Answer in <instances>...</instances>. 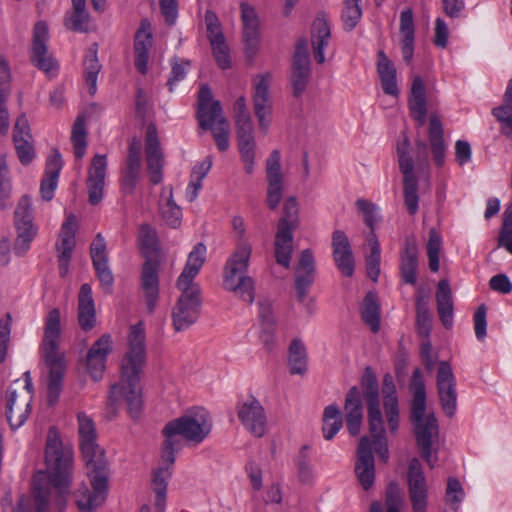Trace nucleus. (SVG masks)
<instances>
[{
    "label": "nucleus",
    "instance_id": "obj_1",
    "mask_svg": "<svg viewBox=\"0 0 512 512\" xmlns=\"http://www.w3.org/2000/svg\"><path fill=\"white\" fill-rule=\"evenodd\" d=\"M45 462L46 470L39 471L33 479V499L21 496L17 512H46L52 489L55 490V501L59 509H63L72 480L73 449L63 444L54 426L47 433Z\"/></svg>",
    "mask_w": 512,
    "mask_h": 512
},
{
    "label": "nucleus",
    "instance_id": "obj_2",
    "mask_svg": "<svg viewBox=\"0 0 512 512\" xmlns=\"http://www.w3.org/2000/svg\"><path fill=\"white\" fill-rule=\"evenodd\" d=\"M146 364V345L144 325H133L128 336V350L121 361V379L113 384L108 397V409L114 416L118 403L127 404V412L133 419H138L142 411V394L140 376Z\"/></svg>",
    "mask_w": 512,
    "mask_h": 512
},
{
    "label": "nucleus",
    "instance_id": "obj_3",
    "mask_svg": "<svg viewBox=\"0 0 512 512\" xmlns=\"http://www.w3.org/2000/svg\"><path fill=\"white\" fill-rule=\"evenodd\" d=\"M206 247L199 243L189 253L186 265L177 279L176 286L181 291L172 308V325L176 332L187 330L199 318L201 309L200 288L194 283L205 262Z\"/></svg>",
    "mask_w": 512,
    "mask_h": 512
},
{
    "label": "nucleus",
    "instance_id": "obj_4",
    "mask_svg": "<svg viewBox=\"0 0 512 512\" xmlns=\"http://www.w3.org/2000/svg\"><path fill=\"white\" fill-rule=\"evenodd\" d=\"M212 428L209 413L202 408L191 410L185 415L169 421L163 428L165 440L163 442L161 459L174 464L175 452L181 449L182 443L178 436L193 444L201 443Z\"/></svg>",
    "mask_w": 512,
    "mask_h": 512
},
{
    "label": "nucleus",
    "instance_id": "obj_5",
    "mask_svg": "<svg viewBox=\"0 0 512 512\" xmlns=\"http://www.w3.org/2000/svg\"><path fill=\"white\" fill-rule=\"evenodd\" d=\"M234 231L238 234L239 243L235 252L227 260L224 268V288L235 293L241 300L252 304L255 298L254 281L245 275L252 252L251 245L244 239L245 225L240 216L232 219Z\"/></svg>",
    "mask_w": 512,
    "mask_h": 512
},
{
    "label": "nucleus",
    "instance_id": "obj_6",
    "mask_svg": "<svg viewBox=\"0 0 512 512\" xmlns=\"http://www.w3.org/2000/svg\"><path fill=\"white\" fill-rule=\"evenodd\" d=\"M79 445L93 491L90 492L88 487L83 486L77 491L76 503L80 512H93L106 499V460L104 451L98 446L96 440H86L80 442Z\"/></svg>",
    "mask_w": 512,
    "mask_h": 512
},
{
    "label": "nucleus",
    "instance_id": "obj_7",
    "mask_svg": "<svg viewBox=\"0 0 512 512\" xmlns=\"http://www.w3.org/2000/svg\"><path fill=\"white\" fill-rule=\"evenodd\" d=\"M61 339L60 311L52 309L45 320L42 341L43 359L49 369L48 401L54 405L62 390V380L66 371L65 357L59 350Z\"/></svg>",
    "mask_w": 512,
    "mask_h": 512
},
{
    "label": "nucleus",
    "instance_id": "obj_8",
    "mask_svg": "<svg viewBox=\"0 0 512 512\" xmlns=\"http://www.w3.org/2000/svg\"><path fill=\"white\" fill-rule=\"evenodd\" d=\"M399 169L403 175L404 204L410 215L418 211V178L415 174V163L419 169L428 167V146L422 140L415 141V161L410 153V141L405 133L397 141L396 146Z\"/></svg>",
    "mask_w": 512,
    "mask_h": 512
},
{
    "label": "nucleus",
    "instance_id": "obj_9",
    "mask_svg": "<svg viewBox=\"0 0 512 512\" xmlns=\"http://www.w3.org/2000/svg\"><path fill=\"white\" fill-rule=\"evenodd\" d=\"M410 387L413 390L410 419L414 426L417 448H433L439 438L438 421L434 414L425 415L426 390L419 369L414 370Z\"/></svg>",
    "mask_w": 512,
    "mask_h": 512
},
{
    "label": "nucleus",
    "instance_id": "obj_10",
    "mask_svg": "<svg viewBox=\"0 0 512 512\" xmlns=\"http://www.w3.org/2000/svg\"><path fill=\"white\" fill-rule=\"evenodd\" d=\"M361 387L367 404L368 425L376 453L386 462L389 458L388 441L380 409L378 380L371 367H366L361 379Z\"/></svg>",
    "mask_w": 512,
    "mask_h": 512
},
{
    "label": "nucleus",
    "instance_id": "obj_11",
    "mask_svg": "<svg viewBox=\"0 0 512 512\" xmlns=\"http://www.w3.org/2000/svg\"><path fill=\"white\" fill-rule=\"evenodd\" d=\"M23 381H13L6 392V417L12 430L21 427L31 411L33 384L30 372L24 373Z\"/></svg>",
    "mask_w": 512,
    "mask_h": 512
},
{
    "label": "nucleus",
    "instance_id": "obj_12",
    "mask_svg": "<svg viewBox=\"0 0 512 512\" xmlns=\"http://www.w3.org/2000/svg\"><path fill=\"white\" fill-rule=\"evenodd\" d=\"M34 216L31 198L23 195L17 203L14 212V226L17 237L14 243V253L21 257L30 249L31 242L37 235V227L34 224Z\"/></svg>",
    "mask_w": 512,
    "mask_h": 512
},
{
    "label": "nucleus",
    "instance_id": "obj_13",
    "mask_svg": "<svg viewBox=\"0 0 512 512\" xmlns=\"http://www.w3.org/2000/svg\"><path fill=\"white\" fill-rule=\"evenodd\" d=\"M272 75L265 73L254 79V93L252 97L254 114L258 121L259 130L267 134L273 116V101L269 89Z\"/></svg>",
    "mask_w": 512,
    "mask_h": 512
},
{
    "label": "nucleus",
    "instance_id": "obj_14",
    "mask_svg": "<svg viewBox=\"0 0 512 512\" xmlns=\"http://www.w3.org/2000/svg\"><path fill=\"white\" fill-rule=\"evenodd\" d=\"M407 486L413 512H427L429 489L422 464L416 457L408 464Z\"/></svg>",
    "mask_w": 512,
    "mask_h": 512
},
{
    "label": "nucleus",
    "instance_id": "obj_15",
    "mask_svg": "<svg viewBox=\"0 0 512 512\" xmlns=\"http://www.w3.org/2000/svg\"><path fill=\"white\" fill-rule=\"evenodd\" d=\"M310 74L308 43L306 39H299L295 46L291 72V84L295 97L301 96L305 91Z\"/></svg>",
    "mask_w": 512,
    "mask_h": 512
},
{
    "label": "nucleus",
    "instance_id": "obj_16",
    "mask_svg": "<svg viewBox=\"0 0 512 512\" xmlns=\"http://www.w3.org/2000/svg\"><path fill=\"white\" fill-rule=\"evenodd\" d=\"M48 39L47 24L44 21H38L33 29L31 61L37 68L46 73H50L57 68L56 61L48 52Z\"/></svg>",
    "mask_w": 512,
    "mask_h": 512
},
{
    "label": "nucleus",
    "instance_id": "obj_17",
    "mask_svg": "<svg viewBox=\"0 0 512 512\" xmlns=\"http://www.w3.org/2000/svg\"><path fill=\"white\" fill-rule=\"evenodd\" d=\"M437 389L443 411L453 416L457 405L456 380L450 364L441 361L437 371Z\"/></svg>",
    "mask_w": 512,
    "mask_h": 512
},
{
    "label": "nucleus",
    "instance_id": "obj_18",
    "mask_svg": "<svg viewBox=\"0 0 512 512\" xmlns=\"http://www.w3.org/2000/svg\"><path fill=\"white\" fill-rule=\"evenodd\" d=\"M237 415L244 427L255 437H262L266 431L267 417L263 406L254 398L249 397L240 403Z\"/></svg>",
    "mask_w": 512,
    "mask_h": 512
},
{
    "label": "nucleus",
    "instance_id": "obj_19",
    "mask_svg": "<svg viewBox=\"0 0 512 512\" xmlns=\"http://www.w3.org/2000/svg\"><path fill=\"white\" fill-rule=\"evenodd\" d=\"M372 446L376 451L373 441L371 442L367 436L361 437L358 444L357 459L355 462V474L362 488L366 491L372 487L375 480V465Z\"/></svg>",
    "mask_w": 512,
    "mask_h": 512
},
{
    "label": "nucleus",
    "instance_id": "obj_20",
    "mask_svg": "<svg viewBox=\"0 0 512 512\" xmlns=\"http://www.w3.org/2000/svg\"><path fill=\"white\" fill-rule=\"evenodd\" d=\"M112 344L111 335L106 333L101 335L87 351L86 370L94 381H98L103 376L107 357L112 352Z\"/></svg>",
    "mask_w": 512,
    "mask_h": 512
},
{
    "label": "nucleus",
    "instance_id": "obj_21",
    "mask_svg": "<svg viewBox=\"0 0 512 512\" xmlns=\"http://www.w3.org/2000/svg\"><path fill=\"white\" fill-rule=\"evenodd\" d=\"M145 155L150 181L155 185L159 184L163 178L164 156L158 139L157 128L153 123H150L146 129Z\"/></svg>",
    "mask_w": 512,
    "mask_h": 512
},
{
    "label": "nucleus",
    "instance_id": "obj_22",
    "mask_svg": "<svg viewBox=\"0 0 512 512\" xmlns=\"http://www.w3.org/2000/svg\"><path fill=\"white\" fill-rule=\"evenodd\" d=\"M140 292L145 302L147 312L153 314L159 301V277L158 264L155 261L147 260L141 271Z\"/></svg>",
    "mask_w": 512,
    "mask_h": 512
},
{
    "label": "nucleus",
    "instance_id": "obj_23",
    "mask_svg": "<svg viewBox=\"0 0 512 512\" xmlns=\"http://www.w3.org/2000/svg\"><path fill=\"white\" fill-rule=\"evenodd\" d=\"M331 246L336 267L342 275L351 277L354 273L355 260L346 234L341 230H335L332 234Z\"/></svg>",
    "mask_w": 512,
    "mask_h": 512
},
{
    "label": "nucleus",
    "instance_id": "obj_24",
    "mask_svg": "<svg viewBox=\"0 0 512 512\" xmlns=\"http://www.w3.org/2000/svg\"><path fill=\"white\" fill-rule=\"evenodd\" d=\"M106 168V156L96 154L91 161L87 179L88 201L91 205H97L103 199Z\"/></svg>",
    "mask_w": 512,
    "mask_h": 512
},
{
    "label": "nucleus",
    "instance_id": "obj_25",
    "mask_svg": "<svg viewBox=\"0 0 512 512\" xmlns=\"http://www.w3.org/2000/svg\"><path fill=\"white\" fill-rule=\"evenodd\" d=\"M315 278V261L311 250L301 252L295 271V290L299 302H303Z\"/></svg>",
    "mask_w": 512,
    "mask_h": 512
},
{
    "label": "nucleus",
    "instance_id": "obj_26",
    "mask_svg": "<svg viewBox=\"0 0 512 512\" xmlns=\"http://www.w3.org/2000/svg\"><path fill=\"white\" fill-rule=\"evenodd\" d=\"M240 9L245 51L249 57H252L259 43V19L254 7L248 3L242 2Z\"/></svg>",
    "mask_w": 512,
    "mask_h": 512
},
{
    "label": "nucleus",
    "instance_id": "obj_27",
    "mask_svg": "<svg viewBox=\"0 0 512 512\" xmlns=\"http://www.w3.org/2000/svg\"><path fill=\"white\" fill-rule=\"evenodd\" d=\"M77 320L85 332L91 331L97 323L92 288L88 283L82 284L78 293Z\"/></svg>",
    "mask_w": 512,
    "mask_h": 512
},
{
    "label": "nucleus",
    "instance_id": "obj_28",
    "mask_svg": "<svg viewBox=\"0 0 512 512\" xmlns=\"http://www.w3.org/2000/svg\"><path fill=\"white\" fill-rule=\"evenodd\" d=\"M75 247V222L70 216L62 224L60 232V240L57 244L58 266L61 277H65L68 273L71 255Z\"/></svg>",
    "mask_w": 512,
    "mask_h": 512
},
{
    "label": "nucleus",
    "instance_id": "obj_29",
    "mask_svg": "<svg viewBox=\"0 0 512 512\" xmlns=\"http://www.w3.org/2000/svg\"><path fill=\"white\" fill-rule=\"evenodd\" d=\"M382 394L388 428L392 434H395L399 427V405L394 380L389 373L383 376Z\"/></svg>",
    "mask_w": 512,
    "mask_h": 512
},
{
    "label": "nucleus",
    "instance_id": "obj_30",
    "mask_svg": "<svg viewBox=\"0 0 512 512\" xmlns=\"http://www.w3.org/2000/svg\"><path fill=\"white\" fill-rule=\"evenodd\" d=\"M222 115L219 101H212V92L208 85L201 86L198 96L197 118L202 129L212 128V124Z\"/></svg>",
    "mask_w": 512,
    "mask_h": 512
},
{
    "label": "nucleus",
    "instance_id": "obj_31",
    "mask_svg": "<svg viewBox=\"0 0 512 512\" xmlns=\"http://www.w3.org/2000/svg\"><path fill=\"white\" fill-rule=\"evenodd\" d=\"M417 269L418 243L414 236H407L400 256L401 277L405 284H416Z\"/></svg>",
    "mask_w": 512,
    "mask_h": 512
},
{
    "label": "nucleus",
    "instance_id": "obj_32",
    "mask_svg": "<svg viewBox=\"0 0 512 512\" xmlns=\"http://www.w3.org/2000/svg\"><path fill=\"white\" fill-rule=\"evenodd\" d=\"M347 429L352 436L359 434L363 421V405L361 394L357 386L349 389L344 404Z\"/></svg>",
    "mask_w": 512,
    "mask_h": 512
},
{
    "label": "nucleus",
    "instance_id": "obj_33",
    "mask_svg": "<svg viewBox=\"0 0 512 512\" xmlns=\"http://www.w3.org/2000/svg\"><path fill=\"white\" fill-rule=\"evenodd\" d=\"M62 166L63 161L61 154L55 149L47 158L45 174L40 184V193L43 200L50 201L54 197V191L57 188Z\"/></svg>",
    "mask_w": 512,
    "mask_h": 512
},
{
    "label": "nucleus",
    "instance_id": "obj_34",
    "mask_svg": "<svg viewBox=\"0 0 512 512\" xmlns=\"http://www.w3.org/2000/svg\"><path fill=\"white\" fill-rule=\"evenodd\" d=\"M32 136L29 132V125L25 114L17 118L13 131V140L20 162L24 165L29 164L33 157L34 151L31 144Z\"/></svg>",
    "mask_w": 512,
    "mask_h": 512
},
{
    "label": "nucleus",
    "instance_id": "obj_35",
    "mask_svg": "<svg viewBox=\"0 0 512 512\" xmlns=\"http://www.w3.org/2000/svg\"><path fill=\"white\" fill-rule=\"evenodd\" d=\"M428 135L433 162L441 168L445 164L447 146L444 141L443 125L436 113L429 117Z\"/></svg>",
    "mask_w": 512,
    "mask_h": 512
},
{
    "label": "nucleus",
    "instance_id": "obj_36",
    "mask_svg": "<svg viewBox=\"0 0 512 512\" xmlns=\"http://www.w3.org/2000/svg\"><path fill=\"white\" fill-rule=\"evenodd\" d=\"M409 110L413 119L418 126H423L426 123L427 117V100L426 88L420 76L413 79L411 86V95L409 98Z\"/></svg>",
    "mask_w": 512,
    "mask_h": 512
},
{
    "label": "nucleus",
    "instance_id": "obj_37",
    "mask_svg": "<svg viewBox=\"0 0 512 512\" xmlns=\"http://www.w3.org/2000/svg\"><path fill=\"white\" fill-rule=\"evenodd\" d=\"M437 312L442 324L450 328L453 323V300L448 280L438 282L436 291Z\"/></svg>",
    "mask_w": 512,
    "mask_h": 512
},
{
    "label": "nucleus",
    "instance_id": "obj_38",
    "mask_svg": "<svg viewBox=\"0 0 512 512\" xmlns=\"http://www.w3.org/2000/svg\"><path fill=\"white\" fill-rule=\"evenodd\" d=\"M10 69L3 55H0V134L5 135L9 129V113L6 100L10 93Z\"/></svg>",
    "mask_w": 512,
    "mask_h": 512
},
{
    "label": "nucleus",
    "instance_id": "obj_39",
    "mask_svg": "<svg viewBox=\"0 0 512 512\" xmlns=\"http://www.w3.org/2000/svg\"><path fill=\"white\" fill-rule=\"evenodd\" d=\"M401 51L403 60L410 63L414 53V19L410 8L400 14Z\"/></svg>",
    "mask_w": 512,
    "mask_h": 512
},
{
    "label": "nucleus",
    "instance_id": "obj_40",
    "mask_svg": "<svg viewBox=\"0 0 512 512\" xmlns=\"http://www.w3.org/2000/svg\"><path fill=\"white\" fill-rule=\"evenodd\" d=\"M207 37L218 66L221 69L229 68L231 66L229 48L225 42L220 23L207 28Z\"/></svg>",
    "mask_w": 512,
    "mask_h": 512
},
{
    "label": "nucleus",
    "instance_id": "obj_41",
    "mask_svg": "<svg viewBox=\"0 0 512 512\" xmlns=\"http://www.w3.org/2000/svg\"><path fill=\"white\" fill-rule=\"evenodd\" d=\"M238 149L241 160L244 164V170L247 174L254 171L255 160V140L253 136V128L236 130Z\"/></svg>",
    "mask_w": 512,
    "mask_h": 512
},
{
    "label": "nucleus",
    "instance_id": "obj_42",
    "mask_svg": "<svg viewBox=\"0 0 512 512\" xmlns=\"http://www.w3.org/2000/svg\"><path fill=\"white\" fill-rule=\"evenodd\" d=\"M377 72L385 94L398 96L399 90L396 80V69L383 51L378 52Z\"/></svg>",
    "mask_w": 512,
    "mask_h": 512
},
{
    "label": "nucleus",
    "instance_id": "obj_43",
    "mask_svg": "<svg viewBox=\"0 0 512 512\" xmlns=\"http://www.w3.org/2000/svg\"><path fill=\"white\" fill-rule=\"evenodd\" d=\"M146 21H142L141 29L137 31L134 43L135 67L141 74H146L148 69L149 49L151 47V34L146 33L144 28Z\"/></svg>",
    "mask_w": 512,
    "mask_h": 512
},
{
    "label": "nucleus",
    "instance_id": "obj_44",
    "mask_svg": "<svg viewBox=\"0 0 512 512\" xmlns=\"http://www.w3.org/2000/svg\"><path fill=\"white\" fill-rule=\"evenodd\" d=\"M73 10L65 16V26L73 32H88L90 15L86 11V0H72Z\"/></svg>",
    "mask_w": 512,
    "mask_h": 512
},
{
    "label": "nucleus",
    "instance_id": "obj_45",
    "mask_svg": "<svg viewBox=\"0 0 512 512\" xmlns=\"http://www.w3.org/2000/svg\"><path fill=\"white\" fill-rule=\"evenodd\" d=\"M329 39L330 27L328 23L322 18H317L312 25V46L315 60L319 64L325 61L324 49L328 45Z\"/></svg>",
    "mask_w": 512,
    "mask_h": 512
},
{
    "label": "nucleus",
    "instance_id": "obj_46",
    "mask_svg": "<svg viewBox=\"0 0 512 512\" xmlns=\"http://www.w3.org/2000/svg\"><path fill=\"white\" fill-rule=\"evenodd\" d=\"M274 246L276 262L289 268L293 251V231L277 229Z\"/></svg>",
    "mask_w": 512,
    "mask_h": 512
},
{
    "label": "nucleus",
    "instance_id": "obj_47",
    "mask_svg": "<svg viewBox=\"0 0 512 512\" xmlns=\"http://www.w3.org/2000/svg\"><path fill=\"white\" fill-rule=\"evenodd\" d=\"M361 317L372 332L380 329V305L375 293L368 292L361 305Z\"/></svg>",
    "mask_w": 512,
    "mask_h": 512
},
{
    "label": "nucleus",
    "instance_id": "obj_48",
    "mask_svg": "<svg viewBox=\"0 0 512 512\" xmlns=\"http://www.w3.org/2000/svg\"><path fill=\"white\" fill-rule=\"evenodd\" d=\"M342 416L338 406L329 405L323 412V436L326 440H331L342 428Z\"/></svg>",
    "mask_w": 512,
    "mask_h": 512
},
{
    "label": "nucleus",
    "instance_id": "obj_49",
    "mask_svg": "<svg viewBox=\"0 0 512 512\" xmlns=\"http://www.w3.org/2000/svg\"><path fill=\"white\" fill-rule=\"evenodd\" d=\"M289 368L291 374H304L307 369V356L303 343L294 339L289 347Z\"/></svg>",
    "mask_w": 512,
    "mask_h": 512
},
{
    "label": "nucleus",
    "instance_id": "obj_50",
    "mask_svg": "<svg viewBox=\"0 0 512 512\" xmlns=\"http://www.w3.org/2000/svg\"><path fill=\"white\" fill-rule=\"evenodd\" d=\"M95 48L90 50L84 61V77L88 85L89 93L94 95L97 90V76L101 70V64L97 57L96 44Z\"/></svg>",
    "mask_w": 512,
    "mask_h": 512
},
{
    "label": "nucleus",
    "instance_id": "obj_51",
    "mask_svg": "<svg viewBox=\"0 0 512 512\" xmlns=\"http://www.w3.org/2000/svg\"><path fill=\"white\" fill-rule=\"evenodd\" d=\"M403 499L400 489L396 483H391L386 492L385 507L386 512H401ZM369 512H383V507L380 502L374 501L370 505Z\"/></svg>",
    "mask_w": 512,
    "mask_h": 512
},
{
    "label": "nucleus",
    "instance_id": "obj_52",
    "mask_svg": "<svg viewBox=\"0 0 512 512\" xmlns=\"http://www.w3.org/2000/svg\"><path fill=\"white\" fill-rule=\"evenodd\" d=\"M308 445H303L299 451L296 466L298 480L303 485L311 486L315 481V473L308 455Z\"/></svg>",
    "mask_w": 512,
    "mask_h": 512
},
{
    "label": "nucleus",
    "instance_id": "obj_53",
    "mask_svg": "<svg viewBox=\"0 0 512 512\" xmlns=\"http://www.w3.org/2000/svg\"><path fill=\"white\" fill-rule=\"evenodd\" d=\"M298 204L295 197H289L285 200L283 206V216L280 218L277 229L295 231L299 224Z\"/></svg>",
    "mask_w": 512,
    "mask_h": 512
},
{
    "label": "nucleus",
    "instance_id": "obj_54",
    "mask_svg": "<svg viewBox=\"0 0 512 512\" xmlns=\"http://www.w3.org/2000/svg\"><path fill=\"white\" fill-rule=\"evenodd\" d=\"M141 169V159L127 157L126 166L122 172L121 185L126 193L134 190Z\"/></svg>",
    "mask_w": 512,
    "mask_h": 512
},
{
    "label": "nucleus",
    "instance_id": "obj_55",
    "mask_svg": "<svg viewBox=\"0 0 512 512\" xmlns=\"http://www.w3.org/2000/svg\"><path fill=\"white\" fill-rule=\"evenodd\" d=\"M160 214L162 220L169 227L176 229L181 225L182 211L172 198V190H170V195L166 202L160 205Z\"/></svg>",
    "mask_w": 512,
    "mask_h": 512
},
{
    "label": "nucleus",
    "instance_id": "obj_56",
    "mask_svg": "<svg viewBox=\"0 0 512 512\" xmlns=\"http://www.w3.org/2000/svg\"><path fill=\"white\" fill-rule=\"evenodd\" d=\"M361 0H343V10L341 19L344 29L351 31L356 27L362 16V10L359 5Z\"/></svg>",
    "mask_w": 512,
    "mask_h": 512
},
{
    "label": "nucleus",
    "instance_id": "obj_57",
    "mask_svg": "<svg viewBox=\"0 0 512 512\" xmlns=\"http://www.w3.org/2000/svg\"><path fill=\"white\" fill-rule=\"evenodd\" d=\"M229 127L227 119L220 115L212 124V128L206 129L212 131L213 138L220 151H226L229 148Z\"/></svg>",
    "mask_w": 512,
    "mask_h": 512
},
{
    "label": "nucleus",
    "instance_id": "obj_58",
    "mask_svg": "<svg viewBox=\"0 0 512 512\" xmlns=\"http://www.w3.org/2000/svg\"><path fill=\"white\" fill-rule=\"evenodd\" d=\"M75 157L81 159L86 149V128L83 116H78L74 122L71 136Z\"/></svg>",
    "mask_w": 512,
    "mask_h": 512
},
{
    "label": "nucleus",
    "instance_id": "obj_59",
    "mask_svg": "<svg viewBox=\"0 0 512 512\" xmlns=\"http://www.w3.org/2000/svg\"><path fill=\"white\" fill-rule=\"evenodd\" d=\"M441 249V237L435 229H430L427 243V256L429 269L432 272L439 270V253Z\"/></svg>",
    "mask_w": 512,
    "mask_h": 512
},
{
    "label": "nucleus",
    "instance_id": "obj_60",
    "mask_svg": "<svg viewBox=\"0 0 512 512\" xmlns=\"http://www.w3.org/2000/svg\"><path fill=\"white\" fill-rule=\"evenodd\" d=\"M492 114L500 123V129L503 135L512 139V104L504 103L492 110Z\"/></svg>",
    "mask_w": 512,
    "mask_h": 512
},
{
    "label": "nucleus",
    "instance_id": "obj_61",
    "mask_svg": "<svg viewBox=\"0 0 512 512\" xmlns=\"http://www.w3.org/2000/svg\"><path fill=\"white\" fill-rule=\"evenodd\" d=\"M465 492L458 479L454 477L448 478L445 501L452 509L457 512L461 501L463 500Z\"/></svg>",
    "mask_w": 512,
    "mask_h": 512
},
{
    "label": "nucleus",
    "instance_id": "obj_62",
    "mask_svg": "<svg viewBox=\"0 0 512 512\" xmlns=\"http://www.w3.org/2000/svg\"><path fill=\"white\" fill-rule=\"evenodd\" d=\"M234 119L236 130L253 128L250 114L247 110L246 99L244 96H240L234 103Z\"/></svg>",
    "mask_w": 512,
    "mask_h": 512
},
{
    "label": "nucleus",
    "instance_id": "obj_63",
    "mask_svg": "<svg viewBox=\"0 0 512 512\" xmlns=\"http://www.w3.org/2000/svg\"><path fill=\"white\" fill-rule=\"evenodd\" d=\"M12 191L9 170L4 156L0 157V206L6 208Z\"/></svg>",
    "mask_w": 512,
    "mask_h": 512
},
{
    "label": "nucleus",
    "instance_id": "obj_64",
    "mask_svg": "<svg viewBox=\"0 0 512 512\" xmlns=\"http://www.w3.org/2000/svg\"><path fill=\"white\" fill-rule=\"evenodd\" d=\"M163 462V465L160 466L153 473V490L155 493H166L167 490V480L171 476L170 468L173 464H168Z\"/></svg>",
    "mask_w": 512,
    "mask_h": 512
}]
</instances>
